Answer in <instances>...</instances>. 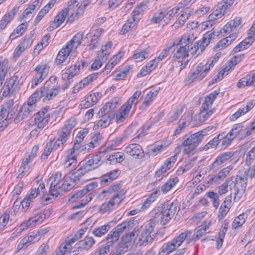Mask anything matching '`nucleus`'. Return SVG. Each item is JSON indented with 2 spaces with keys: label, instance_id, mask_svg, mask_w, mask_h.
Wrapping results in <instances>:
<instances>
[{
  "label": "nucleus",
  "instance_id": "1",
  "mask_svg": "<svg viewBox=\"0 0 255 255\" xmlns=\"http://www.w3.org/2000/svg\"><path fill=\"white\" fill-rule=\"evenodd\" d=\"M61 173H56L54 176L50 177V180H52L49 189V195L44 194L40 198L39 202L43 205H47L50 203V200L52 197H57L62 192H67L72 189L75 186V184L72 181V178L70 176L65 175L62 180L61 185L58 186L61 178Z\"/></svg>",
  "mask_w": 255,
  "mask_h": 255
},
{
  "label": "nucleus",
  "instance_id": "2",
  "mask_svg": "<svg viewBox=\"0 0 255 255\" xmlns=\"http://www.w3.org/2000/svg\"><path fill=\"white\" fill-rule=\"evenodd\" d=\"M118 101L112 100L107 103L99 111L97 116L100 120L97 123L98 127L105 128L108 126L115 116V111Z\"/></svg>",
  "mask_w": 255,
  "mask_h": 255
},
{
  "label": "nucleus",
  "instance_id": "3",
  "mask_svg": "<svg viewBox=\"0 0 255 255\" xmlns=\"http://www.w3.org/2000/svg\"><path fill=\"white\" fill-rule=\"evenodd\" d=\"M206 134V129H203L192 134L184 139L181 144V146L183 147L184 153L189 155L193 151L201 142L203 137Z\"/></svg>",
  "mask_w": 255,
  "mask_h": 255
},
{
  "label": "nucleus",
  "instance_id": "4",
  "mask_svg": "<svg viewBox=\"0 0 255 255\" xmlns=\"http://www.w3.org/2000/svg\"><path fill=\"white\" fill-rule=\"evenodd\" d=\"M246 181V178L239 175L231 177L227 179V183L230 184V190L234 189V200L235 201L238 202L245 192L247 187Z\"/></svg>",
  "mask_w": 255,
  "mask_h": 255
},
{
  "label": "nucleus",
  "instance_id": "5",
  "mask_svg": "<svg viewBox=\"0 0 255 255\" xmlns=\"http://www.w3.org/2000/svg\"><path fill=\"white\" fill-rule=\"evenodd\" d=\"M134 226V221L128 220L125 221L117 225L114 228L106 237V241H108L111 244H114L117 242L120 238V235L125 231Z\"/></svg>",
  "mask_w": 255,
  "mask_h": 255
},
{
  "label": "nucleus",
  "instance_id": "6",
  "mask_svg": "<svg viewBox=\"0 0 255 255\" xmlns=\"http://www.w3.org/2000/svg\"><path fill=\"white\" fill-rule=\"evenodd\" d=\"M191 42L189 35H183L174 47L173 56L176 59L185 58L188 56L186 46Z\"/></svg>",
  "mask_w": 255,
  "mask_h": 255
},
{
  "label": "nucleus",
  "instance_id": "7",
  "mask_svg": "<svg viewBox=\"0 0 255 255\" xmlns=\"http://www.w3.org/2000/svg\"><path fill=\"white\" fill-rule=\"evenodd\" d=\"M235 0H222L219 2L209 17V21H212L223 16L227 10L231 6Z\"/></svg>",
  "mask_w": 255,
  "mask_h": 255
},
{
  "label": "nucleus",
  "instance_id": "8",
  "mask_svg": "<svg viewBox=\"0 0 255 255\" xmlns=\"http://www.w3.org/2000/svg\"><path fill=\"white\" fill-rule=\"evenodd\" d=\"M101 157L99 154L89 155L78 164V167L82 168L86 172L98 168L101 165Z\"/></svg>",
  "mask_w": 255,
  "mask_h": 255
},
{
  "label": "nucleus",
  "instance_id": "9",
  "mask_svg": "<svg viewBox=\"0 0 255 255\" xmlns=\"http://www.w3.org/2000/svg\"><path fill=\"white\" fill-rule=\"evenodd\" d=\"M14 102L13 100H9L4 103L0 111V120H11L14 119L18 112L19 106L17 105L13 106Z\"/></svg>",
  "mask_w": 255,
  "mask_h": 255
},
{
  "label": "nucleus",
  "instance_id": "10",
  "mask_svg": "<svg viewBox=\"0 0 255 255\" xmlns=\"http://www.w3.org/2000/svg\"><path fill=\"white\" fill-rule=\"evenodd\" d=\"M214 35L213 32L207 33L202 38V40L196 41L194 44V46L190 47V49L187 50L188 56L189 53L193 55L196 53L197 55L202 53L208 45L210 43V40L212 39Z\"/></svg>",
  "mask_w": 255,
  "mask_h": 255
},
{
  "label": "nucleus",
  "instance_id": "11",
  "mask_svg": "<svg viewBox=\"0 0 255 255\" xmlns=\"http://www.w3.org/2000/svg\"><path fill=\"white\" fill-rule=\"evenodd\" d=\"M177 207V202H174L163 205L161 210V224L162 225H165L173 218L176 212Z\"/></svg>",
  "mask_w": 255,
  "mask_h": 255
},
{
  "label": "nucleus",
  "instance_id": "12",
  "mask_svg": "<svg viewBox=\"0 0 255 255\" xmlns=\"http://www.w3.org/2000/svg\"><path fill=\"white\" fill-rule=\"evenodd\" d=\"M49 71V66L47 64L38 65L34 68V71L36 73L31 82V88H34L41 83L47 76Z\"/></svg>",
  "mask_w": 255,
  "mask_h": 255
},
{
  "label": "nucleus",
  "instance_id": "13",
  "mask_svg": "<svg viewBox=\"0 0 255 255\" xmlns=\"http://www.w3.org/2000/svg\"><path fill=\"white\" fill-rule=\"evenodd\" d=\"M210 70V67H207V64L200 63L198 64L193 71H191L189 74V81L193 82L196 80L199 81L203 79Z\"/></svg>",
  "mask_w": 255,
  "mask_h": 255
},
{
  "label": "nucleus",
  "instance_id": "14",
  "mask_svg": "<svg viewBox=\"0 0 255 255\" xmlns=\"http://www.w3.org/2000/svg\"><path fill=\"white\" fill-rule=\"evenodd\" d=\"M17 79L18 77L17 76H13L8 81L5 82L2 88L3 96H11L19 89Z\"/></svg>",
  "mask_w": 255,
  "mask_h": 255
},
{
  "label": "nucleus",
  "instance_id": "15",
  "mask_svg": "<svg viewBox=\"0 0 255 255\" xmlns=\"http://www.w3.org/2000/svg\"><path fill=\"white\" fill-rule=\"evenodd\" d=\"M34 233H30L27 236L23 238L19 243L16 249V252L26 249L29 246L40 240L38 235Z\"/></svg>",
  "mask_w": 255,
  "mask_h": 255
},
{
  "label": "nucleus",
  "instance_id": "16",
  "mask_svg": "<svg viewBox=\"0 0 255 255\" xmlns=\"http://www.w3.org/2000/svg\"><path fill=\"white\" fill-rule=\"evenodd\" d=\"M118 195H115L111 198L110 200L104 203L100 207L99 211L102 214L110 213L114 209V207L116 205H119L122 202V197Z\"/></svg>",
  "mask_w": 255,
  "mask_h": 255
},
{
  "label": "nucleus",
  "instance_id": "17",
  "mask_svg": "<svg viewBox=\"0 0 255 255\" xmlns=\"http://www.w3.org/2000/svg\"><path fill=\"white\" fill-rule=\"evenodd\" d=\"M121 188L122 185L121 184H115L109 187L107 190H104L102 193L105 194L104 196H109L110 198L118 195L120 196V197H122L123 201L124 199V195L126 194V191L124 189H121Z\"/></svg>",
  "mask_w": 255,
  "mask_h": 255
},
{
  "label": "nucleus",
  "instance_id": "18",
  "mask_svg": "<svg viewBox=\"0 0 255 255\" xmlns=\"http://www.w3.org/2000/svg\"><path fill=\"white\" fill-rule=\"evenodd\" d=\"M177 160V155H175L167 159L164 164L155 173L156 177L160 178L165 176L167 171L171 168Z\"/></svg>",
  "mask_w": 255,
  "mask_h": 255
},
{
  "label": "nucleus",
  "instance_id": "19",
  "mask_svg": "<svg viewBox=\"0 0 255 255\" xmlns=\"http://www.w3.org/2000/svg\"><path fill=\"white\" fill-rule=\"evenodd\" d=\"M125 151L130 156L137 159H142L144 156L143 150L138 144H130L125 147Z\"/></svg>",
  "mask_w": 255,
  "mask_h": 255
},
{
  "label": "nucleus",
  "instance_id": "20",
  "mask_svg": "<svg viewBox=\"0 0 255 255\" xmlns=\"http://www.w3.org/2000/svg\"><path fill=\"white\" fill-rule=\"evenodd\" d=\"M234 155L233 151H228L220 154L215 161L209 166L210 170L218 169L220 165L225 163L226 161L232 157Z\"/></svg>",
  "mask_w": 255,
  "mask_h": 255
},
{
  "label": "nucleus",
  "instance_id": "21",
  "mask_svg": "<svg viewBox=\"0 0 255 255\" xmlns=\"http://www.w3.org/2000/svg\"><path fill=\"white\" fill-rule=\"evenodd\" d=\"M42 90L44 92L43 101L45 102L55 98L60 92L61 87L59 86L52 87L44 86L42 87Z\"/></svg>",
  "mask_w": 255,
  "mask_h": 255
},
{
  "label": "nucleus",
  "instance_id": "22",
  "mask_svg": "<svg viewBox=\"0 0 255 255\" xmlns=\"http://www.w3.org/2000/svg\"><path fill=\"white\" fill-rule=\"evenodd\" d=\"M232 206V196L231 194H230L225 198L224 201L222 203L221 206L219 208L217 217V218L219 221L224 219L229 212Z\"/></svg>",
  "mask_w": 255,
  "mask_h": 255
},
{
  "label": "nucleus",
  "instance_id": "23",
  "mask_svg": "<svg viewBox=\"0 0 255 255\" xmlns=\"http://www.w3.org/2000/svg\"><path fill=\"white\" fill-rule=\"evenodd\" d=\"M68 13V8H65L62 10L55 17L54 21L50 24V25L47 28V30L48 31H51L54 29L59 26L65 20Z\"/></svg>",
  "mask_w": 255,
  "mask_h": 255
},
{
  "label": "nucleus",
  "instance_id": "24",
  "mask_svg": "<svg viewBox=\"0 0 255 255\" xmlns=\"http://www.w3.org/2000/svg\"><path fill=\"white\" fill-rule=\"evenodd\" d=\"M76 122L73 120H69L67 121L63 128L61 133L59 134V139L66 142L69 136L71 131L75 127Z\"/></svg>",
  "mask_w": 255,
  "mask_h": 255
},
{
  "label": "nucleus",
  "instance_id": "25",
  "mask_svg": "<svg viewBox=\"0 0 255 255\" xmlns=\"http://www.w3.org/2000/svg\"><path fill=\"white\" fill-rule=\"evenodd\" d=\"M242 18L241 17H237L233 20H230L220 30V33H229L231 32L240 26Z\"/></svg>",
  "mask_w": 255,
  "mask_h": 255
},
{
  "label": "nucleus",
  "instance_id": "26",
  "mask_svg": "<svg viewBox=\"0 0 255 255\" xmlns=\"http://www.w3.org/2000/svg\"><path fill=\"white\" fill-rule=\"evenodd\" d=\"M32 112V108L28 106H22L19 107L18 112H17L15 118L13 120L14 123L17 124L22 121L24 119L28 117L30 113Z\"/></svg>",
  "mask_w": 255,
  "mask_h": 255
},
{
  "label": "nucleus",
  "instance_id": "27",
  "mask_svg": "<svg viewBox=\"0 0 255 255\" xmlns=\"http://www.w3.org/2000/svg\"><path fill=\"white\" fill-rule=\"evenodd\" d=\"M192 233L191 231H185L175 237L172 241L174 243L177 245V247L178 248L184 241L187 242V243H189L190 242L192 241L191 239Z\"/></svg>",
  "mask_w": 255,
  "mask_h": 255
},
{
  "label": "nucleus",
  "instance_id": "28",
  "mask_svg": "<svg viewBox=\"0 0 255 255\" xmlns=\"http://www.w3.org/2000/svg\"><path fill=\"white\" fill-rule=\"evenodd\" d=\"M120 170H114L101 176L100 182L101 185L106 186L109 183L112 182L120 174Z\"/></svg>",
  "mask_w": 255,
  "mask_h": 255
},
{
  "label": "nucleus",
  "instance_id": "29",
  "mask_svg": "<svg viewBox=\"0 0 255 255\" xmlns=\"http://www.w3.org/2000/svg\"><path fill=\"white\" fill-rule=\"evenodd\" d=\"M95 240L92 237L86 236L83 240L76 244V248L82 250H88L95 244Z\"/></svg>",
  "mask_w": 255,
  "mask_h": 255
},
{
  "label": "nucleus",
  "instance_id": "30",
  "mask_svg": "<svg viewBox=\"0 0 255 255\" xmlns=\"http://www.w3.org/2000/svg\"><path fill=\"white\" fill-rule=\"evenodd\" d=\"M83 32H78L66 44L67 49L72 50H75L81 43L83 38Z\"/></svg>",
  "mask_w": 255,
  "mask_h": 255
},
{
  "label": "nucleus",
  "instance_id": "31",
  "mask_svg": "<svg viewBox=\"0 0 255 255\" xmlns=\"http://www.w3.org/2000/svg\"><path fill=\"white\" fill-rule=\"evenodd\" d=\"M219 94V91H214L207 96L205 99L204 102L200 108V112L208 111L209 107L212 106Z\"/></svg>",
  "mask_w": 255,
  "mask_h": 255
},
{
  "label": "nucleus",
  "instance_id": "32",
  "mask_svg": "<svg viewBox=\"0 0 255 255\" xmlns=\"http://www.w3.org/2000/svg\"><path fill=\"white\" fill-rule=\"evenodd\" d=\"M124 52H119L118 54L114 55L110 60L109 62L107 63L103 70L102 72L104 74H108L110 72L112 69L120 61L124 55Z\"/></svg>",
  "mask_w": 255,
  "mask_h": 255
},
{
  "label": "nucleus",
  "instance_id": "33",
  "mask_svg": "<svg viewBox=\"0 0 255 255\" xmlns=\"http://www.w3.org/2000/svg\"><path fill=\"white\" fill-rule=\"evenodd\" d=\"M79 2H78L76 5L77 11L75 13H72L68 18V21L70 22H72L75 19H78L79 16L83 14L84 9L88 6L89 3V1L88 0H84L83 3H81L79 5Z\"/></svg>",
  "mask_w": 255,
  "mask_h": 255
},
{
  "label": "nucleus",
  "instance_id": "34",
  "mask_svg": "<svg viewBox=\"0 0 255 255\" xmlns=\"http://www.w3.org/2000/svg\"><path fill=\"white\" fill-rule=\"evenodd\" d=\"M219 148L220 149H225L228 147L231 144L232 141L234 138L228 132L226 134L225 132H221L219 134Z\"/></svg>",
  "mask_w": 255,
  "mask_h": 255
},
{
  "label": "nucleus",
  "instance_id": "35",
  "mask_svg": "<svg viewBox=\"0 0 255 255\" xmlns=\"http://www.w3.org/2000/svg\"><path fill=\"white\" fill-rule=\"evenodd\" d=\"M247 129H248L247 126H245L243 123H240L234 125L231 130L229 133L234 138L239 133L244 136H248L246 135Z\"/></svg>",
  "mask_w": 255,
  "mask_h": 255
},
{
  "label": "nucleus",
  "instance_id": "36",
  "mask_svg": "<svg viewBox=\"0 0 255 255\" xmlns=\"http://www.w3.org/2000/svg\"><path fill=\"white\" fill-rule=\"evenodd\" d=\"M162 10L164 15V21L167 23L178 13L179 7L163 8Z\"/></svg>",
  "mask_w": 255,
  "mask_h": 255
},
{
  "label": "nucleus",
  "instance_id": "37",
  "mask_svg": "<svg viewBox=\"0 0 255 255\" xmlns=\"http://www.w3.org/2000/svg\"><path fill=\"white\" fill-rule=\"evenodd\" d=\"M131 108L125 104L120 109V111L116 115V120L118 123L123 122L128 117Z\"/></svg>",
  "mask_w": 255,
  "mask_h": 255
},
{
  "label": "nucleus",
  "instance_id": "38",
  "mask_svg": "<svg viewBox=\"0 0 255 255\" xmlns=\"http://www.w3.org/2000/svg\"><path fill=\"white\" fill-rule=\"evenodd\" d=\"M255 82V74H251L242 78L239 81L237 86L239 88L251 85Z\"/></svg>",
  "mask_w": 255,
  "mask_h": 255
},
{
  "label": "nucleus",
  "instance_id": "39",
  "mask_svg": "<svg viewBox=\"0 0 255 255\" xmlns=\"http://www.w3.org/2000/svg\"><path fill=\"white\" fill-rule=\"evenodd\" d=\"M125 159L124 153L121 152H116L109 155L107 158V161L109 164H113L117 163H121Z\"/></svg>",
  "mask_w": 255,
  "mask_h": 255
},
{
  "label": "nucleus",
  "instance_id": "40",
  "mask_svg": "<svg viewBox=\"0 0 255 255\" xmlns=\"http://www.w3.org/2000/svg\"><path fill=\"white\" fill-rule=\"evenodd\" d=\"M177 248L173 241L164 244L162 247V250L159 253V255H167L169 253L175 251Z\"/></svg>",
  "mask_w": 255,
  "mask_h": 255
},
{
  "label": "nucleus",
  "instance_id": "41",
  "mask_svg": "<svg viewBox=\"0 0 255 255\" xmlns=\"http://www.w3.org/2000/svg\"><path fill=\"white\" fill-rule=\"evenodd\" d=\"M178 182L177 177H175L169 179L165 183H164L161 187V191L166 194Z\"/></svg>",
  "mask_w": 255,
  "mask_h": 255
},
{
  "label": "nucleus",
  "instance_id": "42",
  "mask_svg": "<svg viewBox=\"0 0 255 255\" xmlns=\"http://www.w3.org/2000/svg\"><path fill=\"white\" fill-rule=\"evenodd\" d=\"M110 226L109 224H106L94 229L92 231V234L97 237H101L105 235L110 230Z\"/></svg>",
  "mask_w": 255,
  "mask_h": 255
},
{
  "label": "nucleus",
  "instance_id": "43",
  "mask_svg": "<svg viewBox=\"0 0 255 255\" xmlns=\"http://www.w3.org/2000/svg\"><path fill=\"white\" fill-rule=\"evenodd\" d=\"M71 51H72L71 50L67 49L66 46L65 48H62L59 52L56 57V61L58 63L61 64L64 63Z\"/></svg>",
  "mask_w": 255,
  "mask_h": 255
},
{
  "label": "nucleus",
  "instance_id": "44",
  "mask_svg": "<svg viewBox=\"0 0 255 255\" xmlns=\"http://www.w3.org/2000/svg\"><path fill=\"white\" fill-rule=\"evenodd\" d=\"M221 137L219 136V134L215 136L212 140H210L206 144H205L203 147V150H207L209 148H216L220 149L219 148V138Z\"/></svg>",
  "mask_w": 255,
  "mask_h": 255
},
{
  "label": "nucleus",
  "instance_id": "45",
  "mask_svg": "<svg viewBox=\"0 0 255 255\" xmlns=\"http://www.w3.org/2000/svg\"><path fill=\"white\" fill-rule=\"evenodd\" d=\"M27 28V23H22L19 25L13 32L10 34L9 38L14 39L17 37L20 36Z\"/></svg>",
  "mask_w": 255,
  "mask_h": 255
},
{
  "label": "nucleus",
  "instance_id": "46",
  "mask_svg": "<svg viewBox=\"0 0 255 255\" xmlns=\"http://www.w3.org/2000/svg\"><path fill=\"white\" fill-rule=\"evenodd\" d=\"M6 63L3 61L2 57H0V87L2 85L7 71Z\"/></svg>",
  "mask_w": 255,
  "mask_h": 255
},
{
  "label": "nucleus",
  "instance_id": "47",
  "mask_svg": "<svg viewBox=\"0 0 255 255\" xmlns=\"http://www.w3.org/2000/svg\"><path fill=\"white\" fill-rule=\"evenodd\" d=\"M78 168L76 172L70 175H68L70 176V178H72V181L75 184L77 181L80 180L82 176L87 173L82 168H80V167L78 166Z\"/></svg>",
  "mask_w": 255,
  "mask_h": 255
},
{
  "label": "nucleus",
  "instance_id": "48",
  "mask_svg": "<svg viewBox=\"0 0 255 255\" xmlns=\"http://www.w3.org/2000/svg\"><path fill=\"white\" fill-rule=\"evenodd\" d=\"M49 109V107H46L41 109V110L34 114L31 118V122H34V124H36L37 122L41 121V120L44 117V115L47 112L48 110Z\"/></svg>",
  "mask_w": 255,
  "mask_h": 255
},
{
  "label": "nucleus",
  "instance_id": "49",
  "mask_svg": "<svg viewBox=\"0 0 255 255\" xmlns=\"http://www.w3.org/2000/svg\"><path fill=\"white\" fill-rule=\"evenodd\" d=\"M245 216L246 215L244 214H241L235 218L232 223V228L237 229L241 228L246 222Z\"/></svg>",
  "mask_w": 255,
  "mask_h": 255
},
{
  "label": "nucleus",
  "instance_id": "50",
  "mask_svg": "<svg viewBox=\"0 0 255 255\" xmlns=\"http://www.w3.org/2000/svg\"><path fill=\"white\" fill-rule=\"evenodd\" d=\"M154 223L151 221L145 226L144 228L142 230L140 238H144L148 236H152V232L153 230Z\"/></svg>",
  "mask_w": 255,
  "mask_h": 255
},
{
  "label": "nucleus",
  "instance_id": "51",
  "mask_svg": "<svg viewBox=\"0 0 255 255\" xmlns=\"http://www.w3.org/2000/svg\"><path fill=\"white\" fill-rule=\"evenodd\" d=\"M53 141H54V140H52L51 138L49 139L48 142L46 143V145L44 147V151L41 155L42 159H46L53 150H54V148L52 147Z\"/></svg>",
  "mask_w": 255,
  "mask_h": 255
},
{
  "label": "nucleus",
  "instance_id": "52",
  "mask_svg": "<svg viewBox=\"0 0 255 255\" xmlns=\"http://www.w3.org/2000/svg\"><path fill=\"white\" fill-rule=\"evenodd\" d=\"M34 157V154L28 155H27V156L25 157V158L23 159L22 161V165L18 170V171L20 172V173L18 175V178H22V177L23 176V174L24 173L23 170L25 169V166H26L29 163L30 159L33 158Z\"/></svg>",
  "mask_w": 255,
  "mask_h": 255
},
{
  "label": "nucleus",
  "instance_id": "53",
  "mask_svg": "<svg viewBox=\"0 0 255 255\" xmlns=\"http://www.w3.org/2000/svg\"><path fill=\"white\" fill-rule=\"evenodd\" d=\"M94 195L92 193H89L86 196H84L80 201V203L76 205L74 208H80L86 205L93 198Z\"/></svg>",
  "mask_w": 255,
  "mask_h": 255
},
{
  "label": "nucleus",
  "instance_id": "54",
  "mask_svg": "<svg viewBox=\"0 0 255 255\" xmlns=\"http://www.w3.org/2000/svg\"><path fill=\"white\" fill-rule=\"evenodd\" d=\"M190 15V14L189 12L187 13L186 12H183L178 18L177 21L175 22V23L173 25L175 26V27H178L179 26H181L183 25L185 21L188 19Z\"/></svg>",
  "mask_w": 255,
  "mask_h": 255
},
{
  "label": "nucleus",
  "instance_id": "55",
  "mask_svg": "<svg viewBox=\"0 0 255 255\" xmlns=\"http://www.w3.org/2000/svg\"><path fill=\"white\" fill-rule=\"evenodd\" d=\"M103 30L102 28L95 30L87 34L86 38L89 40L90 42H94L101 34Z\"/></svg>",
  "mask_w": 255,
  "mask_h": 255
},
{
  "label": "nucleus",
  "instance_id": "56",
  "mask_svg": "<svg viewBox=\"0 0 255 255\" xmlns=\"http://www.w3.org/2000/svg\"><path fill=\"white\" fill-rule=\"evenodd\" d=\"M207 196L211 199L213 207L217 209L220 203L218 193L210 191L207 193Z\"/></svg>",
  "mask_w": 255,
  "mask_h": 255
},
{
  "label": "nucleus",
  "instance_id": "57",
  "mask_svg": "<svg viewBox=\"0 0 255 255\" xmlns=\"http://www.w3.org/2000/svg\"><path fill=\"white\" fill-rule=\"evenodd\" d=\"M77 163V157L76 156H66V160L64 163L65 168L71 167L74 168Z\"/></svg>",
  "mask_w": 255,
  "mask_h": 255
},
{
  "label": "nucleus",
  "instance_id": "58",
  "mask_svg": "<svg viewBox=\"0 0 255 255\" xmlns=\"http://www.w3.org/2000/svg\"><path fill=\"white\" fill-rule=\"evenodd\" d=\"M134 22V19H128L127 20V23L123 25L122 30L120 31L121 34H124L128 31L131 28L133 27L135 25Z\"/></svg>",
  "mask_w": 255,
  "mask_h": 255
},
{
  "label": "nucleus",
  "instance_id": "59",
  "mask_svg": "<svg viewBox=\"0 0 255 255\" xmlns=\"http://www.w3.org/2000/svg\"><path fill=\"white\" fill-rule=\"evenodd\" d=\"M141 94V91H138L135 92L133 94L132 96L128 100V101L126 102V103L125 104L127 105L128 106H129L130 108H131V106L133 104H135V105L136 104V103H137V99H138V98L139 97V96H140Z\"/></svg>",
  "mask_w": 255,
  "mask_h": 255
},
{
  "label": "nucleus",
  "instance_id": "60",
  "mask_svg": "<svg viewBox=\"0 0 255 255\" xmlns=\"http://www.w3.org/2000/svg\"><path fill=\"white\" fill-rule=\"evenodd\" d=\"M215 112V109H212L208 111L200 112L199 120L201 122H204L208 119Z\"/></svg>",
  "mask_w": 255,
  "mask_h": 255
},
{
  "label": "nucleus",
  "instance_id": "61",
  "mask_svg": "<svg viewBox=\"0 0 255 255\" xmlns=\"http://www.w3.org/2000/svg\"><path fill=\"white\" fill-rule=\"evenodd\" d=\"M153 93L151 91L149 92L145 97V101L142 103V105L140 107V109H144L148 107L150 103L153 100Z\"/></svg>",
  "mask_w": 255,
  "mask_h": 255
},
{
  "label": "nucleus",
  "instance_id": "62",
  "mask_svg": "<svg viewBox=\"0 0 255 255\" xmlns=\"http://www.w3.org/2000/svg\"><path fill=\"white\" fill-rule=\"evenodd\" d=\"M80 70V62H77L73 66H71L67 69L69 74L71 75V77H73L77 75Z\"/></svg>",
  "mask_w": 255,
  "mask_h": 255
},
{
  "label": "nucleus",
  "instance_id": "63",
  "mask_svg": "<svg viewBox=\"0 0 255 255\" xmlns=\"http://www.w3.org/2000/svg\"><path fill=\"white\" fill-rule=\"evenodd\" d=\"M107 245L104 246L103 248H101L96 251V255H106L107 253L110 252V248L114 244H111L108 242V241H106Z\"/></svg>",
  "mask_w": 255,
  "mask_h": 255
},
{
  "label": "nucleus",
  "instance_id": "64",
  "mask_svg": "<svg viewBox=\"0 0 255 255\" xmlns=\"http://www.w3.org/2000/svg\"><path fill=\"white\" fill-rule=\"evenodd\" d=\"M255 158V145L248 152L247 155L246 163L251 165Z\"/></svg>",
  "mask_w": 255,
  "mask_h": 255
}]
</instances>
